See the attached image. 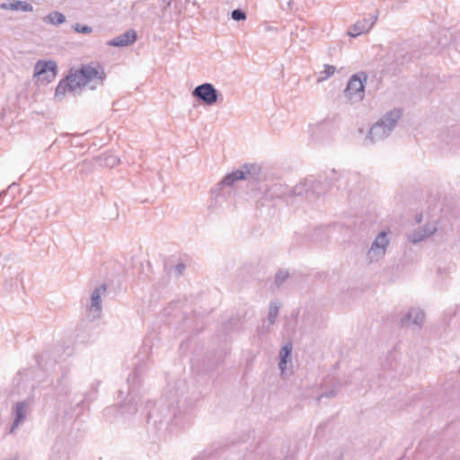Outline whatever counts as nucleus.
I'll use <instances>...</instances> for the list:
<instances>
[{
	"mask_svg": "<svg viewBox=\"0 0 460 460\" xmlns=\"http://www.w3.org/2000/svg\"><path fill=\"white\" fill-rule=\"evenodd\" d=\"M261 168L257 164H243L227 173L220 182L213 188L211 193L217 204H221L232 193L231 188L240 180H256L260 174Z\"/></svg>",
	"mask_w": 460,
	"mask_h": 460,
	"instance_id": "nucleus-1",
	"label": "nucleus"
},
{
	"mask_svg": "<svg viewBox=\"0 0 460 460\" xmlns=\"http://www.w3.org/2000/svg\"><path fill=\"white\" fill-rule=\"evenodd\" d=\"M402 114L401 109H394L384 114L383 117L370 128L365 138L366 144H373L387 137L397 125Z\"/></svg>",
	"mask_w": 460,
	"mask_h": 460,
	"instance_id": "nucleus-2",
	"label": "nucleus"
},
{
	"mask_svg": "<svg viewBox=\"0 0 460 460\" xmlns=\"http://www.w3.org/2000/svg\"><path fill=\"white\" fill-rule=\"evenodd\" d=\"M390 243L389 232H380L373 243H371L367 254L366 259L369 264L376 263L382 261L387 252Z\"/></svg>",
	"mask_w": 460,
	"mask_h": 460,
	"instance_id": "nucleus-3",
	"label": "nucleus"
},
{
	"mask_svg": "<svg viewBox=\"0 0 460 460\" xmlns=\"http://www.w3.org/2000/svg\"><path fill=\"white\" fill-rule=\"evenodd\" d=\"M367 80L366 72H358L349 78L344 90L345 97L351 102H357L363 100L365 96V84Z\"/></svg>",
	"mask_w": 460,
	"mask_h": 460,
	"instance_id": "nucleus-4",
	"label": "nucleus"
},
{
	"mask_svg": "<svg viewBox=\"0 0 460 460\" xmlns=\"http://www.w3.org/2000/svg\"><path fill=\"white\" fill-rule=\"evenodd\" d=\"M32 402L31 400H22L15 402L12 408L13 420L10 429V433L13 434L15 430L26 420L31 414Z\"/></svg>",
	"mask_w": 460,
	"mask_h": 460,
	"instance_id": "nucleus-5",
	"label": "nucleus"
},
{
	"mask_svg": "<svg viewBox=\"0 0 460 460\" xmlns=\"http://www.w3.org/2000/svg\"><path fill=\"white\" fill-rule=\"evenodd\" d=\"M57 63L52 60H39L34 66V77L46 83L51 82L57 75Z\"/></svg>",
	"mask_w": 460,
	"mask_h": 460,
	"instance_id": "nucleus-6",
	"label": "nucleus"
},
{
	"mask_svg": "<svg viewBox=\"0 0 460 460\" xmlns=\"http://www.w3.org/2000/svg\"><path fill=\"white\" fill-rule=\"evenodd\" d=\"M79 69L84 75V79H85L86 84L92 82L102 84L106 77L104 68L99 63L93 62L88 65H83Z\"/></svg>",
	"mask_w": 460,
	"mask_h": 460,
	"instance_id": "nucleus-7",
	"label": "nucleus"
},
{
	"mask_svg": "<svg viewBox=\"0 0 460 460\" xmlns=\"http://www.w3.org/2000/svg\"><path fill=\"white\" fill-rule=\"evenodd\" d=\"M192 96L207 105H213L218 100V92L212 84L204 83L192 91Z\"/></svg>",
	"mask_w": 460,
	"mask_h": 460,
	"instance_id": "nucleus-8",
	"label": "nucleus"
},
{
	"mask_svg": "<svg viewBox=\"0 0 460 460\" xmlns=\"http://www.w3.org/2000/svg\"><path fill=\"white\" fill-rule=\"evenodd\" d=\"M137 376L134 373L132 376H128V383L129 385L128 393V400L127 402L123 405V408H127L123 411V412L134 413L137 411V398L138 397L137 387Z\"/></svg>",
	"mask_w": 460,
	"mask_h": 460,
	"instance_id": "nucleus-9",
	"label": "nucleus"
},
{
	"mask_svg": "<svg viewBox=\"0 0 460 460\" xmlns=\"http://www.w3.org/2000/svg\"><path fill=\"white\" fill-rule=\"evenodd\" d=\"M107 288L104 284L96 287L91 293V302L89 305V312L93 317L99 318L102 314V296L105 294Z\"/></svg>",
	"mask_w": 460,
	"mask_h": 460,
	"instance_id": "nucleus-10",
	"label": "nucleus"
},
{
	"mask_svg": "<svg viewBox=\"0 0 460 460\" xmlns=\"http://www.w3.org/2000/svg\"><path fill=\"white\" fill-rule=\"evenodd\" d=\"M377 20V13L370 14L368 17H366L360 21H358L351 29L349 30L348 34L355 38L363 33L368 32L371 28L374 26Z\"/></svg>",
	"mask_w": 460,
	"mask_h": 460,
	"instance_id": "nucleus-11",
	"label": "nucleus"
},
{
	"mask_svg": "<svg viewBox=\"0 0 460 460\" xmlns=\"http://www.w3.org/2000/svg\"><path fill=\"white\" fill-rule=\"evenodd\" d=\"M437 230V223L427 224L423 228H419L410 233L408 239L412 243H417L435 234Z\"/></svg>",
	"mask_w": 460,
	"mask_h": 460,
	"instance_id": "nucleus-12",
	"label": "nucleus"
},
{
	"mask_svg": "<svg viewBox=\"0 0 460 460\" xmlns=\"http://www.w3.org/2000/svg\"><path fill=\"white\" fill-rule=\"evenodd\" d=\"M425 320V314L421 309H411L401 320L402 326H410L413 324L417 327H421Z\"/></svg>",
	"mask_w": 460,
	"mask_h": 460,
	"instance_id": "nucleus-13",
	"label": "nucleus"
},
{
	"mask_svg": "<svg viewBox=\"0 0 460 460\" xmlns=\"http://www.w3.org/2000/svg\"><path fill=\"white\" fill-rule=\"evenodd\" d=\"M136 40L137 32L135 30L130 29L110 40L108 45L113 47H127L133 44Z\"/></svg>",
	"mask_w": 460,
	"mask_h": 460,
	"instance_id": "nucleus-14",
	"label": "nucleus"
},
{
	"mask_svg": "<svg viewBox=\"0 0 460 460\" xmlns=\"http://www.w3.org/2000/svg\"><path fill=\"white\" fill-rule=\"evenodd\" d=\"M66 79L70 84L71 92H75L86 85L85 79H84V75L81 74L80 69L75 71L71 70Z\"/></svg>",
	"mask_w": 460,
	"mask_h": 460,
	"instance_id": "nucleus-15",
	"label": "nucleus"
},
{
	"mask_svg": "<svg viewBox=\"0 0 460 460\" xmlns=\"http://www.w3.org/2000/svg\"><path fill=\"white\" fill-rule=\"evenodd\" d=\"M98 165L102 167L113 168L119 164V158L112 153H104L95 158Z\"/></svg>",
	"mask_w": 460,
	"mask_h": 460,
	"instance_id": "nucleus-16",
	"label": "nucleus"
},
{
	"mask_svg": "<svg viewBox=\"0 0 460 460\" xmlns=\"http://www.w3.org/2000/svg\"><path fill=\"white\" fill-rule=\"evenodd\" d=\"M307 187H312V191L315 193H320V190L316 189V187L314 186V182L312 179H305L304 182H301L300 184H297L294 187L293 192L296 196H303L308 194V189Z\"/></svg>",
	"mask_w": 460,
	"mask_h": 460,
	"instance_id": "nucleus-17",
	"label": "nucleus"
},
{
	"mask_svg": "<svg viewBox=\"0 0 460 460\" xmlns=\"http://www.w3.org/2000/svg\"><path fill=\"white\" fill-rule=\"evenodd\" d=\"M337 71L336 66L329 64L323 66V69L316 74L317 83H323L332 77Z\"/></svg>",
	"mask_w": 460,
	"mask_h": 460,
	"instance_id": "nucleus-18",
	"label": "nucleus"
},
{
	"mask_svg": "<svg viewBox=\"0 0 460 460\" xmlns=\"http://www.w3.org/2000/svg\"><path fill=\"white\" fill-rule=\"evenodd\" d=\"M10 10L12 11H22V12H32L33 6L26 2L21 0H12L9 4Z\"/></svg>",
	"mask_w": 460,
	"mask_h": 460,
	"instance_id": "nucleus-19",
	"label": "nucleus"
},
{
	"mask_svg": "<svg viewBox=\"0 0 460 460\" xmlns=\"http://www.w3.org/2000/svg\"><path fill=\"white\" fill-rule=\"evenodd\" d=\"M292 351V345L291 344H286L284 347L281 348L279 351V358L280 361L279 363V367L281 370V372H284L286 364H287V358L290 356Z\"/></svg>",
	"mask_w": 460,
	"mask_h": 460,
	"instance_id": "nucleus-20",
	"label": "nucleus"
},
{
	"mask_svg": "<svg viewBox=\"0 0 460 460\" xmlns=\"http://www.w3.org/2000/svg\"><path fill=\"white\" fill-rule=\"evenodd\" d=\"M70 91V84H68L67 80L65 78L64 80L60 81L58 84L56 91H55V98L58 101H61L62 98L66 95V93Z\"/></svg>",
	"mask_w": 460,
	"mask_h": 460,
	"instance_id": "nucleus-21",
	"label": "nucleus"
},
{
	"mask_svg": "<svg viewBox=\"0 0 460 460\" xmlns=\"http://www.w3.org/2000/svg\"><path fill=\"white\" fill-rule=\"evenodd\" d=\"M65 21H66L65 15L59 12H52L44 18L45 22H48V23H50L53 25L62 24Z\"/></svg>",
	"mask_w": 460,
	"mask_h": 460,
	"instance_id": "nucleus-22",
	"label": "nucleus"
},
{
	"mask_svg": "<svg viewBox=\"0 0 460 460\" xmlns=\"http://www.w3.org/2000/svg\"><path fill=\"white\" fill-rule=\"evenodd\" d=\"M279 306L277 303H270L268 315V324L272 325L276 322V318L279 314Z\"/></svg>",
	"mask_w": 460,
	"mask_h": 460,
	"instance_id": "nucleus-23",
	"label": "nucleus"
},
{
	"mask_svg": "<svg viewBox=\"0 0 460 460\" xmlns=\"http://www.w3.org/2000/svg\"><path fill=\"white\" fill-rule=\"evenodd\" d=\"M288 277V272L286 270H279L275 276V283L277 286L281 285Z\"/></svg>",
	"mask_w": 460,
	"mask_h": 460,
	"instance_id": "nucleus-24",
	"label": "nucleus"
},
{
	"mask_svg": "<svg viewBox=\"0 0 460 460\" xmlns=\"http://www.w3.org/2000/svg\"><path fill=\"white\" fill-rule=\"evenodd\" d=\"M231 17L234 21H243L246 19V13L241 9H234L231 13Z\"/></svg>",
	"mask_w": 460,
	"mask_h": 460,
	"instance_id": "nucleus-25",
	"label": "nucleus"
},
{
	"mask_svg": "<svg viewBox=\"0 0 460 460\" xmlns=\"http://www.w3.org/2000/svg\"><path fill=\"white\" fill-rule=\"evenodd\" d=\"M74 30L77 32L84 33V34H89L93 31V29L87 25H82L80 23H76L74 26Z\"/></svg>",
	"mask_w": 460,
	"mask_h": 460,
	"instance_id": "nucleus-26",
	"label": "nucleus"
},
{
	"mask_svg": "<svg viewBox=\"0 0 460 460\" xmlns=\"http://www.w3.org/2000/svg\"><path fill=\"white\" fill-rule=\"evenodd\" d=\"M336 395V391L334 389L330 390L329 392L321 394L318 397V401H320L323 397H334Z\"/></svg>",
	"mask_w": 460,
	"mask_h": 460,
	"instance_id": "nucleus-27",
	"label": "nucleus"
},
{
	"mask_svg": "<svg viewBox=\"0 0 460 460\" xmlns=\"http://www.w3.org/2000/svg\"><path fill=\"white\" fill-rule=\"evenodd\" d=\"M9 4H10V2L0 4V9L10 10Z\"/></svg>",
	"mask_w": 460,
	"mask_h": 460,
	"instance_id": "nucleus-28",
	"label": "nucleus"
},
{
	"mask_svg": "<svg viewBox=\"0 0 460 460\" xmlns=\"http://www.w3.org/2000/svg\"><path fill=\"white\" fill-rule=\"evenodd\" d=\"M184 269H185V266H184L183 264H181H181H178V265L176 266V270H177V271H178L179 273H181V272L184 270Z\"/></svg>",
	"mask_w": 460,
	"mask_h": 460,
	"instance_id": "nucleus-29",
	"label": "nucleus"
},
{
	"mask_svg": "<svg viewBox=\"0 0 460 460\" xmlns=\"http://www.w3.org/2000/svg\"><path fill=\"white\" fill-rule=\"evenodd\" d=\"M420 219H421V215H420V216H419V217H417V219H416V220H417V222H420Z\"/></svg>",
	"mask_w": 460,
	"mask_h": 460,
	"instance_id": "nucleus-30",
	"label": "nucleus"
},
{
	"mask_svg": "<svg viewBox=\"0 0 460 460\" xmlns=\"http://www.w3.org/2000/svg\"><path fill=\"white\" fill-rule=\"evenodd\" d=\"M288 4L289 6H291V4H292V1H291V0H290V1H288Z\"/></svg>",
	"mask_w": 460,
	"mask_h": 460,
	"instance_id": "nucleus-31",
	"label": "nucleus"
},
{
	"mask_svg": "<svg viewBox=\"0 0 460 460\" xmlns=\"http://www.w3.org/2000/svg\"><path fill=\"white\" fill-rule=\"evenodd\" d=\"M3 194H4V192H0V197H1Z\"/></svg>",
	"mask_w": 460,
	"mask_h": 460,
	"instance_id": "nucleus-32",
	"label": "nucleus"
}]
</instances>
